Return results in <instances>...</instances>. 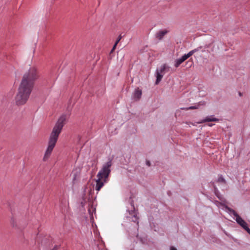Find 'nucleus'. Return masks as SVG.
<instances>
[{"label":"nucleus","instance_id":"nucleus-1","mask_svg":"<svg viewBox=\"0 0 250 250\" xmlns=\"http://www.w3.org/2000/svg\"><path fill=\"white\" fill-rule=\"evenodd\" d=\"M40 77L37 67L32 66L25 72L18 89L15 101L17 104L22 105L26 103L32 92L34 82Z\"/></svg>","mask_w":250,"mask_h":250},{"label":"nucleus","instance_id":"nucleus-2","mask_svg":"<svg viewBox=\"0 0 250 250\" xmlns=\"http://www.w3.org/2000/svg\"><path fill=\"white\" fill-rule=\"evenodd\" d=\"M67 122V116L62 115L58 120L50 133L48 146L45 151L43 160L46 161L49 158L58 141L59 136L62 132V128Z\"/></svg>","mask_w":250,"mask_h":250},{"label":"nucleus","instance_id":"nucleus-3","mask_svg":"<svg viewBox=\"0 0 250 250\" xmlns=\"http://www.w3.org/2000/svg\"><path fill=\"white\" fill-rule=\"evenodd\" d=\"M112 165V161L110 160L104 164L97 174V179L96 180L95 190L99 191L104 186V184L108 181V176L110 175V167Z\"/></svg>","mask_w":250,"mask_h":250},{"label":"nucleus","instance_id":"nucleus-4","mask_svg":"<svg viewBox=\"0 0 250 250\" xmlns=\"http://www.w3.org/2000/svg\"><path fill=\"white\" fill-rule=\"evenodd\" d=\"M235 217L237 223L242 227L250 235V229L248 227L247 223L233 209L230 210Z\"/></svg>","mask_w":250,"mask_h":250},{"label":"nucleus","instance_id":"nucleus-5","mask_svg":"<svg viewBox=\"0 0 250 250\" xmlns=\"http://www.w3.org/2000/svg\"><path fill=\"white\" fill-rule=\"evenodd\" d=\"M169 67L166 64H163L159 69L156 71L157 79L155 82L156 84H158L163 78V75L166 71H168Z\"/></svg>","mask_w":250,"mask_h":250},{"label":"nucleus","instance_id":"nucleus-6","mask_svg":"<svg viewBox=\"0 0 250 250\" xmlns=\"http://www.w3.org/2000/svg\"><path fill=\"white\" fill-rule=\"evenodd\" d=\"M168 32V31L166 29L159 31L156 33V38L159 40H161Z\"/></svg>","mask_w":250,"mask_h":250},{"label":"nucleus","instance_id":"nucleus-7","mask_svg":"<svg viewBox=\"0 0 250 250\" xmlns=\"http://www.w3.org/2000/svg\"><path fill=\"white\" fill-rule=\"evenodd\" d=\"M202 46H199L193 50H191L187 54H185L184 55H183V56L186 59V60H187L189 57L191 56L194 53L202 49Z\"/></svg>","mask_w":250,"mask_h":250},{"label":"nucleus","instance_id":"nucleus-8","mask_svg":"<svg viewBox=\"0 0 250 250\" xmlns=\"http://www.w3.org/2000/svg\"><path fill=\"white\" fill-rule=\"evenodd\" d=\"M142 95V91L140 90L138 88L136 89L134 93H133V98L135 99L136 100H138L140 99Z\"/></svg>","mask_w":250,"mask_h":250},{"label":"nucleus","instance_id":"nucleus-9","mask_svg":"<svg viewBox=\"0 0 250 250\" xmlns=\"http://www.w3.org/2000/svg\"><path fill=\"white\" fill-rule=\"evenodd\" d=\"M219 120L216 118H214L213 116H211L209 117H206L205 119L202 120L201 122L198 123H203L207 122H216Z\"/></svg>","mask_w":250,"mask_h":250},{"label":"nucleus","instance_id":"nucleus-10","mask_svg":"<svg viewBox=\"0 0 250 250\" xmlns=\"http://www.w3.org/2000/svg\"><path fill=\"white\" fill-rule=\"evenodd\" d=\"M129 214L130 215H132L131 220L132 221L134 222H136L137 224H138V218L137 216L136 213L134 210L133 211H129Z\"/></svg>","mask_w":250,"mask_h":250},{"label":"nucleus","instance_id":"nucleus-11","mask_svg":"<svg viewBox=\"0 0 250 250\" xmlns=\"http://www.w3.org/2000/svg\"><path fill=\"white\" fill-rule=\"evenodd\" d=\"M186 59L183 56L181 58L177 60L176 62L175 63V66L176 67H178L182 62H183L185 61H186Z\"/></svg>","mask_w":250,"mask_h":250},{"label":"nucleus","instance_id":"nucleus-12","mask_svg":"<svg viewBox=\"0 0 250 250\" xmlns=\"http://www.w3.org/2000/svg\"><path fill=\"white\" fill-rule=\"evenodd\" d=\"M198 107V106H189V107H187V108H183L182 109L186 110H190V109H197Z\"/></svg>","mask_w":250,"mask_h":250},{"label":"nucleus","instance_id":"nucleus-13","mask_svg":"<svg viewBox=\"0 0 250 250\" xmlns=\"http://www.w3.org/2000/svg\"><path fill=\"white\" fill-rule=\"evenodd\" d=\"M218 182H221V183H226L225 180L224 179V178L222 176H220L218 179Z\"/></svg>","mask_w":250,"mask_h":250},{"label":"nucleus","instance_id":"nucleus-14","mask_svg":"<svg viewBox=\"0 0 250 250\" xmlns=\"http://www.w3.org/2000/svg\"><path fill=\"white\" fill-rule=\"evenodd\" d=\"M122 37V36L120 35L118 37V39L117 40V41H116L115 42H117V43H119V42L120 41V40H121Z\"/></svg>","mask_w":250,"mask_h":250},{"label":"nucleus","instance_id":"nucleus-15","mask_svg":"<svg viewBox=\"0 0 250 250\" xmlns=\"http://www.w3.org/2000/svg\"><path fill=\"white\" fill-rule=\"evenodd\" d=\"M117 44H118L117 42H115V44H114V45H113V48H113V50H115V49H116V46H117Z\"/></svg>","mask_w":250,"mask_h":250},{"label":"nucleus","instance_id":"nucleus-16","mask_svg":"<svg viewBox=\"0 0 250 250\" xmlns=\"http://www.w3.org/2000/svg\"><path fill=\"white\" fill-rule=\"evenodd\" d=\"M170 250H177V249L174 247H171Z\"/></svg>","mask_w":250,"mask_h":250},{"label":"nucleus","instance_id":"nucleus-17","mask_svg":"<svg viewBox=\"0 0 250 250\" xmlns=\"http://www.w3.org/2000/svg\"><path fill=\"white\" fill-rule=\"evenodd\" d=\"M146 165H147V166H150V162H149V161H147V162H146Z\"/></svg>","mask_w":250,"mask_h":250},{"label":"nucleus","instance_id":"nucleus-18","mask_svg":"<svg viewBox=\"0 0 250 250\" xmlns=\"http://www.w3.org/2000/svg\"><path fill=\"white\" fill-rule=\"evenodd\" d=\"M114 50H113V48H112V49H111V50L110 51V54L114 52Z\"/></svg>","mask_w":250,"mask_h":250},{"label":"nucleus","instance_id":"nucleus-19","mask_svg":"<svg viewBox=\"0 0 250 250\" xmlns=\"http://www.w3.org/2000/svg\"><path fill=\"white\" fill-rule=\"evenodd\" d=\"M52 250H57V248L56 247H55Z\"/></svg>","mask_w":250,"mask_h":250},{"label":"nucleus","instance_id":"nucleus-20","mask_svg":"<svg viewBox=\"0 0 250 250\" xmlns=\"http://www.w3.org/2000/svg\"><path fill=\"white\" fill-rule=\"evenodd\" d=\"M214 188L215 191H216V190H217V188H216V187L215 186H214Z\"/></svg>","mask_w":250,"mask_h":250},{"label":"nucleus","instance_id":"nucleus-21","mask_svg":"<svg viewBox=\"0 0 250 250\" xmlns=\"http://www.w3.org/2000/svg\"><path fill=\"white\" fill-rule=\"evenodd\" d=\"M239 96H241L242 94L241 92H239Z\"/></svg>","mask_w":250,"mask_h":250},{"label":"nucleus","instance_id":"nucleus-22","mask_svg":"<svg viewBox=\"0 0 250 250\" xmlns=\"http://www.w3.org/2000/svg\"><path fill=\"white\" fill-rule=\"evenodd\" d=\"M208 125L210 126H211L212 125V124H208Z\"/></svg>","mask_w":250,"mask_h":250},{"label":"nucleus","instance_id":"nucleus-23","mask_svg":"<svg viewBox=\"0 0 250 250\" xmlns=\"http://www.w3.org/2000/svg\"><path fill=\"white\" fill-rule=\"evenodd\" d=\"M205 50H202V52H205Z\"/></svg>","mask_w":250,"mask_h":250}]
</instances>
